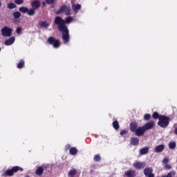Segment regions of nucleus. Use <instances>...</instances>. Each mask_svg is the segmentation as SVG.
Segmentation results:
<instances>
[{
    "label": "nucleus",
    "mask_w": 177,
    "mask_h": 177,
    "mask_svg": "<svg viewBox=\"0 0 177 177\" xmlns=\"http://www.w3.org/2000/svg\"><path fill=\"white\" fill-rule=\"evenodd\" d=\"M73 17H68L64 20L61 17H56L54 20L55 24L58 26L59 31L62 32V39L64 41V44H68V42H70L69 30L66 24H70V23L73 21Z\"/></svg>",
    "instance_id": "obj_1"
},
{
    "label": "nucleus",
    "mask_w": 177,
    "mask_h": 177,
    "mask_svg": "<svg viewBox=\"0 0 177 177\" xmlns=\"http://www.w3.org/2000/svg\"><path fill=\"white\" fill-rule=\"evenodd\" d=\"M61 13H64L66 16H70L71 15V8L67 6V5L64 4L55 12V15H61Z\"/></svg>",
    "instance_id": "obj_2"
},
{
    "label": "nucleus",
    "mask_w": 177,
    "mask_h": 177,
    "mask_svg": "<svg viewBox=\"0 0 177 177\" xmlns=\"http://www.w3.org/2000/svg\"><path fill=\"white\" fill-rule=\"evenodd\" d=\"M168 124H169V122L167 117H165L164 115H160L159 117V122H158L159 127H161L162 128H165V127H168Z\"/></svg>",
    "instance_id": "obj_3"
},
{
    "label": "nucleus",
    "mask_w": 177,
    "mask_h": 177,
    "mask_svg": "<svg viewBox=\"0 0 177 177\" xmlns=\"http://www.w3.org/2000/svg\"><path fill=\"white\" fill-rule=\"evenodd\" d=\"M19 10L21 12V13H27L28 16H34L35 15V12L34 11V9H28L27 7H20L19 8Z\"/></svg>",
    "instance_id": "obj_4"
},
{
    "label": "nucleus",
    "mask_w": 177,
    "mask_h": 177,
    "mask_svg": "<svg viewBox=\"0 0 177 177\" xmlns=\"http://www.w3.org/2000/svg\"><path fill=\"white\" fill-rule=\"evenodd\" d=\"M12 32H13V29L10 28L8 26H4L1 29V35L3 37H11Z\"/></svg>",
    "instance_id": "obj_5"
},
{
    "label": "nucleus",
    "mask_w": 177,
    "mask_h": 177,
    "mask_svg": "<svg viewBox=\"0 0 177 177\" xmlns=\"http://www.w3.org/2000/svg\"><path fill=\"white\" fill-rule=\"evenodd\" d=\"M17 171H23V168L19 167V166H15L13 167L11 169L7 170L5 174L6 175H8V176H12L13 175L14 172H17Z\"/></svg>",
    "instance_id": "obj_6"
},
{
    "label": "nucleus",
    "mask_w": 177,
    "mask_h": 177,
    "mask_svg": "<svg viewBox=\"0 0 177 177\" xmlns=\"http://www.w3.org/2000/svg\"><path fill=\"white\" fill-rule=\"evenodd\" d=\"M47 44L50 45H60V40L55 39V37H49L47 39Z\"/></svg>",
    "instance_id": "obj_7"
},
{
    "label": "nucleus",
    "mask_w": 177,
    "mask_h": 177,
    "mask_svg": "<svg viewBox=\"0 0 177 177\" xmlns=\"http://www.w3.org/2000/svg\"><path fill=\"white\" fill-rule=\"evenodd\" d=\"M30 5L32 8L30 9H33L34 12H35L37 9H39V8H41V1L39 0H34L31 2Z\"/></svg>",
    "instance_id": "obj_8"
},
{
    "label": "nucleus",
    "mask_w": 177,
    "mask_h": 177,
    "mask_svg": "<svg viewBox=\"0 0 177 177\" xmlns=\"http://www.w3.org/2000/svg\"><path fill=\"white\" fill-rule=\"evenodd\" d=\"M144 175L147 177H154V174H153V169L150 167H147L144 169Z\"/></svg>",
    "instance_id": "obj_9"
},
{
    "label": "nucleus",
    "mask_w": 177,
    "mask_h": 177,
    "mask_svg": "<svg viewBox=\"0 0 177 177\" xmlns=\"http://www.w3.org/2000/svg\"><path fill=\"white\" fill-rule=\"evenodd\" d=\"M142 127H144V129L145 131H149V129H153V128L154 127V122L153 121H150L149 122H147Z\"/></svg>",
    "instance_id": "obj_10"
},
{
    "label": "nucleus",
    "mask_w": 177,
    "mask_h": 177,
    "mask_svg": "<svg viewBox=\"0 0 177 177\" xmlns=\"http://www.w3.org/2000/svg\"><path fill=\"white\" fill-rule=\"evenodd\" d=\"M145 132H146V130H145V127H143V126L137 128L135 135H136L137 136H142V135H145Z\"/></svg>",
    "instance_id": "obj_11"
},
{
    "label": "nucleus",
    "mask_w": 177,
    "mask_h": 177,
    "mask_svg": "<svg viewBox=\"0 0 177 177\" xmlns=\"http://www.w3.org/2000/svg\"><path fill=\"white\" fill-rule=\"evenodd\" d=\"M133 166L134 168H136V169H140L146 167V163H145V162H136L133 163Z\"/></svg>",
    "instance_id": "obj_12"
},
{
    "label": "nucleus",
    "mask_w": 177,
    "mask_h": 177,
    "mask_svg": "<svg viewBox=\"0 0 177 177\" xmlns=\"http://www.w3.org/2000/svg\"><path fill=\"white\" fill-rule=\"evenodd\" d=\"M164 149H165V145H160L155 147L154 151L155 153H162V151H164Z\"/></svg>",
    "instance_id": "obj_13"
},
{
    "label": "nucleus",
    "mask_w": 177,
    "mask_h": 177,
    "mask_svg": "<svg viewBox=\"0 0 177 177\" xmlns=\"http://www.w3.org/2000/svg\"><path fill=\"white\" fill-rule=\"evenodd\" d=\"M15 41H16V38L15 37H12L9 39H7L4 44L5 45H13V44H15Z\"/></svg>",
    "instance_id": "obj_14"
},
{
    "label": "nucleus",
    "mask_w": 177,
    "mask_h": 177,
    "mask_svg": "<svg viewBox=\"0 0 177 177\" xmlns=\"http://www.w3.org/2000/svg\"><path fill=\"white\" fill-rule=\"evenodd\" d=\"M138 129V123H135V122H131L130 124V130L131 131V132H136Z\"/></svg>",
    "instance_id": "obj_15"
},
{
    "label": "nucleus",
    "mask_w": 177,
    "mask_h": 177,
    "mask_svg": "<svg viewBox=\"0 0 177 177\" xmlns=\"http://www.w3.org/2000/svg\"><path fill=\"white\" fill-rule=\"evenodd\" d=\"M72 9L75 13H78V10L81 9V5L80 4H73L72 5Z\"/></svg>",
    "instance_id": "obj_16"
},
{
    "label": "nucleus",
    "mask_w": 177,
    "mask_h": 177,
    "mask_svg": "<svg viewBox=\"0 0 177 177\" xmlns=\"http://www.w3.org/2000/svg\"><path fill=\"white\" fill-rule=\"evenodd\" d=\"M131 143L133 146H138L139 145V138H133L131 139Z\"/></svg>",
    "instance_id": "obj_17"
},
{
    "label": "nucleus",
    "mask_w": 177,
    "mask_h": 177,
    "mask_svg": "<svg viewBox=\"0 0 177 177\" xmlns=\"http://www.w3.org/2000/svg\"><path fill=\"white\" fill-rule=\"evenodd\" d=\"M125 175L127 177H135V171H133V170H128L125 173Z\"/></svg>",
    "instance_id": "obj_18"
},
{
    "label": "nucleus",
    "mask_w": 177,
    "mask_h": 177,
    "mask_svg": "<svg viewBox=\"0 0 177 177\" xmlns=\"http://www.w3.org/2000/svg\"><path fill=\"white\" fill-rule=\"evenodd\" d=\"M149 153V148L145 147L140 149V154L143 156L144 154H147Z\"/></svg>",
    "instance_id": "obj_19"
},
{
    "label": "nucleus",
    "mask_w": 177,
    "mask_h": 177,
    "mask_svg": "<svg viewBox=\"0 0 177 177\" xmlns=\"http://www.w3.org/2000/svg\"><path fill=\"white\" fill-rule=\"evenodd\" d=\"M42 174H44V167H39L36 171V175L41 176V175H42Z\"/></svg>",
    "instance_id": "obj_20"
},
{
    "label": "nucleus",
    "mask_w": 177,
    "mask_h": 177,
    "mask_svg": "<svg viewBox=\"0 0 177 177\" xmlns=\"http://www.w3.org/2000/svg\"><path fill=\"white\" fill-rule=\"evenodd\" d=\"M12 16L15 19H20L21 17V12L16 11L13 12Z\"/></svg>",
    "instance_id": "obj_21"
},
{
    "label": "nucleus",
    "mask_w": 177,
    "mask_h": 177,
    "mask_svg": "<svg viewBox=\"0 0 177 177\" xmlns=\"http://www.w3.org/2000/svg\"><path fill=\"white\" fill-rule=\"evenodd\" d=\"M7 8L10 10H12L15 9V8H17V6H16L15 3H8L7 4Z\"/></svg>",
    "instance_id": "obj_22"
},
{
    "label": "nucleus",
    "mask_w": 177,
    "mask_h": 177,
    "mask_svg": "<svg viewBox=\"0 0 177 177\" xmlns=\"http://www.w3.org/2000/svg\"><path fill=\"white\" fill-rule=\"evenodd\" d=\"M176 147V142L171 141L169 143V149L171 150L174 149Z\"/></svg>",
    "instance_id": "obj_23"
},
{
    "label": "nucleus",
    "mask_w": 177,
    "mask_h": 177,
    "mask_svg": "<svg viewBox=\"0 0 177 177\" xmlns=\"http://www.w3.org/2000/svg\"><path fill=\"white\" fill-rule=\"evenodd\" d=\"M69 151H70V154H71L72 156H75V154L78 153V150L75 147H72Z\"/></svg>",
    "instance_id": "obj_24"
},
{
    "label": "nucleus",
    "mask_w": 177,
    "mask_h": 177,
    "mask_svg": "<svg viewBox=\"0 0 177 177\" xmlns=\"http://www.w3.org/2000/svg\"><path fill=\"white\" fill-rule=\"evenodd\" d=\"M76 174H77V170L76 169H72L68 172V177H74V176L76 175Z\"/></svg>",
    "instance_id": "obj_25"
},
{
    "label": "nucleus",
    "mask_w": 177,
    "mask_h": 177,
    "mask_svg": "<svg viewBox=\"0 0 177 177\" xmlns=\"http://www.w3.org/2000/svg\"><path fill=\"white\" fill-rule=\"evenodd\" d=\"M40 26L41 27H43V28H48L49 24L46 22V21H42Z\"/></svg>",
    "instance_id": "obj_26"
},
{
    "label": "nucleus",
    "mask_w": 177,
    "mask_h": 177,
    "mask_svg": "<svg viewBox=\"0 0 177 177\" xmlns=\"http://www.w3.org/2000/svg\"><path fill=\"white\" fill-rule=\"evenodd\" d=\"M113 128H115V129H119L120 124H118V122L117 120L113 122Z\"/></svg>",
    "instance_id": "obj_27"
},
{
    "label": "nucleus",
    "mask_w": 177,
    "mask_h": 177,
    "mask_svg": "<svg viewBox=\"0 0 177 177\" xmlns=\"http://www.w3.org/2000/svg\"><path fill=\"white\" fill-rule=\"evenodd\" d=\"M15 3H16V5H23L24 0H15Z\"/></svg>",
    "instance_id": "obj_28"
},
{
    "label": "nucleus",
    "mask_w": 177,
    "mask_h": 177,
    "mask_svg": "<svg viewBox=\"0 0 177 177\" xmlns=\"http://www.w3.org/2000/svg\"><path fill=\"white\" fill-rule=\"evenodd\" d=\"M176 174V172H175L174 171H171L170 173H169L166 177H173L175 176V175Z\"/></svg>",
    "instance_id": "obj_29"
},
{
    "label": "nucleus",
    "mask_w": 177,
    "mask_h": 177,
    "mask_svg": "<svg viewBox=\"0 0 177 177\" xmlns=\"http://www.w3.org/2000/svg\"><path fill=\"white\" fill-rule=\"evenodd\" d=\"M151 117V116L150 115V114L147 113L144 115V120H145V121H149V120H150Z\"/></svg>",
    "instance_id": "obj_30"
},
{
    "label": "nucleus",
    "mask_w": 177,
    "mask_h": 177,
    "mask_svg": "<svg viewBox=\"0 0 177 177\" xmlns=\"http://www.w3.org/2000/svg\"><path fill=\"white\" fill-rule=\"evenodd\" d=\"M102 160V157H100V155H95L94 156V161H100Z\"/></svg>",
    "instance_id": "obj_31"
},
{
    "label": "nucleus",
    "mask_w": 177,
    "mask_h": 177,
    "mask_svg": "<svg viewBox=\"0 0 177 177\" xmlns=\"http://www.w3.org/2000/svg\"><path fill=\"white\" fill-rule=\"evenodd\" d=\"M23 66H24V61L21 60L20 62L19 63L17 68H22Z\"/></svg>",
    "instance_id": "obj_32"
},
{
    "label": "nucleus",
    "mask_w": 177,
    "mask_h": 177,
    "mask_svg": "<svg viewBox=\"0 0 177 177\" xmlns=\"http://www.w3.org/2000/svg\"><path fill=\"white\" fill-rule=\"evenodd\" d=\"M47 5H52V3H55L56 0H46Z\"/></svg>",
    "instance_id": "obj_33"
},
{
    "label": "nucleus",
    "mask_w": 177,
    "mask_h": 177,
    "mask_svg": "<svg viewBox=\"0 0 177 177\" xmlns=\"http://www.w3.org/2000/svg\"><path fill=\"white\" fill-rule=\"evenodd\" d=\"M165 168L166 169H172V166H171V165H169V164H166V165H165Z\"/></svg>",
    "instance_id": "obj_34"
},
{
    "label": "nucleus",
    "mask_w": 177,
    "mask_h": 177,
    "mask_svg": "<svg viewBox=\"0 0 177 177\" xmlns=\"http://www.w3.org/2000/svg\"><path fill=\"white\" fill-rule=\"evenodd\" d=\"M168 162H169V160H168V158H165L162 160V164L167 165Z\"/></svg>",
    "instance_id": "obj_35"
},
{
    "label": "nucleus",
    "mask_w": 177,
    "mask_h": 177,
    "mask_svg": "<svg viewBox=\"0 0 177 177\" xmlns=\"http://www.w3.org/2000/svg\"><path fill=\"white\" fill-rule=\"evenodd\" d=\"M153 117L154 118H159L160 119V115H158V113L157 112H155L153 114Z\"/></svg>",
    "instance_id": "obj_36"
},
{
    "label": "nucleus",
    "mask_w": 177,
    "mask_h": 177,
    "mask_svg": "<svg viewBox=\"0 0 177 177\" xmlns=\"http://www.w3.org/2000/svg\"><path fill=\"white\" fill-rule=\"evenodd\" d=\"M16 32H17V34H20V32H21V28L18 27V28L16 29Z\"/></svg>",
    "instance_id": "obj_37"
},
{
    "label": "nucleus",
    "mask_w": 177,
    "mask_h": 177,
    "mask_svg": "<svg viewBox=\"0 0 177 177\" xmlns=\"http://www.w3.org/2000/svg\"><path fill=\"white\" fill-rule=\"evenodd\" d=\"M128 133V131L123 130L120 132V135H127Z\"/></svg>",
    "instance_id": "obj_38"
},
{
    "label": "nucleus",
    "mask_w": 177,
    "mask_h": 177,
    "mask_svg": "<svg viewBox=\"0 0 177 177\" xmlns=\"http://www.w3.org/2000/svg\"><path fill=\"white\" fill-rule=\"evenodd\" d=\"M46 1H43L42 2V6L44 7V8H45V6H46Z\"/></svg>",
    "instance_id": "obj_39"
},
{
    "label": "nucleus",
    "mask_w": 177,
    "mask_h": 177,
    "mask_svg": "<svg viewBox=\"0 0 177 177\" xmlns=\"http://www.w3.org/2000/svg\"><path fill=\"white\" fill-rule=\"evenodd\" d=\"M59 45H54L53 46V48H55V49H57V48H59Z\"/></svg>",
    "instance_id": "obj_40"
},
{
    "label": "nucleus",
    "mask_w": 177,
    "mask_h": 177,
    "mask_svg": "<svg viewBox=\"0 0 177 177\" xmlns=\"http://www.w3.org/2000/svg\"><path fill=\"white\" fill-rule=\"evenodd\" d=\"M174 133L177 135V127L174 129Z\"/></svg>",
    "instance_id": "obj_41"
},
{
    "label": "nucleus",
    "mask_w": 177,
    "mask_h": 177,
    "mask_svg": "<svg viewBox=\"0 0 177 177\" xmlns=\"http://www.w3.org/2000/svg\"><path fill=\"white\" fill-rule=\"evenodd\" d=\"M66 149H70V145H68L66 146Z\"/></svg>",
    "instance_id": "obj_42"
},
{
    "label": "nucleus",
    "mask_w": 177,
    "mask_h": 177,
    "mask_svg": "<svg viewBox=\"0 0 177 177\" xmlns=\"http://www.w3.org/2000/svg\"><path fill=\"white\" fill-rule=\"evenodd\" d=\"M1 6H2V3L0 1V8H1Z\"/></svg>",
    "instance_id": "obj_43"
},
{
    "label": "nucleus",
    "mask_w": 177,
    "mask_h": 177,
    "mask_svg": "<svg viewBox=\"0 0 177 177\" xmlns=\"http://www.w3.org/2000/svg\"><path fill=\"white\" fill-rule=\"evenodd\" d=\"M0 50H1V48H0Z\"/></svg>",
    "instance_id": "obj_44"
}]
</instances>
